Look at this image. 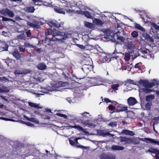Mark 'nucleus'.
I'll return each instance as SVG.
<instances>
[{
    "label": "nucleus",
    "instance_id": "f257e3e1",
    "mask_svg": "<svg viewBox=\"0 0 159 159\" xmlns=\"http://www.w3.org/2000/svg\"><path fill=\"white\" fill-rule=\"evenodd\" d=\"M52 6H53V7H55V8H54V11L58 13L63 14H65V11H66V12H67L69 13H70L75 11L73 10L66 9V8H65L64 9L61 8H56V7H54L52 5Z\"/></svg>",
    "mask_w": 159,
    "mask_h": 159
},
{
    "label": "nucleus",
    "instance_id": "f03ea898",
    "mask_svg": "<svg viewBox=\"0 0 159 159\" xmlns=\"http://www.w3.org/2000/svg\"><path fill=\"white\" fill-rule=\"evenodd\" d=\"M1 13L4 15H7L10 17H13L15 16L14 12L8 8L2 10L1 11Z\"/></svg>",
    "mask_w": 159,
    "mask_h": 159
},
{
    "label": "nucleus",
    "instance_id": "7ed1b4c3",
    "mask_svg": "<svg viewBox=\"0 0 159 159\" xmlns=\"http://www.w3.org/2000/svg\"><path fill=\"white\" fill-rule=\"evenodd\" d=\"M78 139L77 138H75V139H74V140L70 139H69L70 144L72 146H76L78 148H85V147L82 145H79L76 144L77 143H78Z\"/></svg>",
    "mask_w": 159,
    "mask_h": 159
},
{
    "label": "nucleus",
    "instance_id": "20e7f679",
    "mask_svg": "<svg viewBox=\"0 0 159 159\" xmlns=\"http://www.w3.org/2000/svg\"><path fill=\"white\" fill-rule=\"evenodd\" d=\"M120 140L121 142L124 143V144H130L133 140L132 139L127 138L125 137H120Z\"/></svg>",
    "mask_w": 159,
    "mask_h": 159
},
{
    "label": "nucleus",
    "instance_id": "39448f33",
    "mask_svg": "<svg viewBox=\"0 0 159 159\" xmlns=\"http://www.w3.org/2000/svg\"><path fill=\"white\" fill-rule=\"evenodd\" d=\"M100 158V159H116L115 156L112 154H107L104 153L101 154Z\"/></svg>",
    "mask_w": 159,
    "mask_h": 159
},
{
    "label": "nucleus",
    "instance_id": "423d86ee",
    "mask_svg": "<svg viewBox=\"0 0 159 159\" xmlns=\"http://www.w3.org/2000/svg\"><path fill=\"white\" fill-rule=\"evenodd\" d=\"M92 68L91 65L85 64L82 66L81 69L84 72H88L91 70Z\"/></svg>",
    "mask_w": 159,
    "mask_h": 159
},
{
    "label": "nucleus",
    "instance_id": "0eeeda50",
    "mask_svg": "<svg viewBox=\"0 0 159 159\" xmlns=\"http://www.w3.org/2000/svg\"><path fill=\"white\" fill-rule=\"evenodd\" d=\"M137 102V101L134 98L130 97L128 99V103L129 106H133Z\"/></svg>",
    "mask_w": 159,
    "mask_h": 159
},
{
    "label": "nucleus",
    "instance_id": "6e6552de",
    "mask_svg": "<svg viewBox=\"0 0 159 159\" xmlns=\"http://www.w3.org/2000/svg\"><path fill=\"white\" fill-rule=\"evenodd\" d=\"M34 23H31L29 22H27V25L31 27L38 29L39 27L38 21L35 20L33 21Z\"/></svg>",
    "mask_w": 159,
    "mask_h": 159
},
{
    "label": "nucleus",
    "instance_id": "1a4fd4ad",
    "mask_svg": "<svg viewBox=\"0 0 159 159\" xmlns=\"http://www.w3.org/2000/svg\"><path fill=\"white\" fill-rule=\"evenodd\" d=\"M121 134L130 136H134L135 134L133 131L126 129H123L121 132Z\"/></svg>",
    "mask_w": 159,
    "mask_h": 159
},
{
    "label": "nucleus",
    "instance_id": "9d476101",
    "mask_svg": "<svg viewBox=\"0 0 159 159\" xmlns=\"http://www.w3.org/2000/svg\"><path fill=\"white\" fill-rule=\"evenodd\" d=\"M49 23L51 25L57 28L61 27L63 25L62 23H59L56 21H51Z\"/></svg>",
    "mask_w": 159,
    "mask_h": 159
},
{
    "label": "nucleus",
    "instance_id": "9b49d317",
    "mask_svg": "<svg viewBox=\"0 0 159 159\" xmlns=\"http://www.w3.org/2000/svg\"><path fill=\"white\" fill-rule=\"evenodd\" d=\"M90 120H81V123L84 126H88V127H90L93 126V124L92 123H90Z\"/></svg>",
    "mask_w": 159,
    "mask_h": 159
},
{
    "label": "nucleus",
    "instance_id": "f8f14e48",
    "mask_svg": "<svg viewBox=\"0 0 159 159\" xmlns=\"http://www.w3.org/2000/svg\"><path fill=\"white\" fill-rule=\"evenodd\" d=\"M32 1L34 3L36 2H40L43 3L44 5L49 7H53L52 4V2H47L45 1H43L41 0H32Z\"/></svg>",
    "mask_w": 159,
    "mask_h": 159
},
{
    "label": "nucleus",
    "instance_id": "ddd939ff",
    "mask_svg": "<svg viewBox=\"0 0 159 159\" xmlns=\"http://www.w3.org/2000/svg\"><path fill=\"white\" fill-rule=\"evenodd\" d=\"M141 92L144 94H148L152 92H154L155 90L149 89L148 88H143L141 89Z\"/></svg>",
    "mask_w": 159,
    "mask_h": 159
},
{
    "label": "nucleus",
    "instance_id": "4468645a",
    "mask_svg": "<svg viewBox=\"0 0 159 159\" xmlns=\"http://www.w3.org/2000/svg\"><path fill=\"white\" fill-rule=\"evenodd\" d=\"M38 69L39 70H43L47 68L46 65L43 63H39L37 66Z\"/></svg>",
    "mask_w": 159,
    "mask_h": 159
},
{
    "label": "nucleus",
    "instance_id": "2eb2a0df",
    "mask_svg": "<svg viewBox=\"0 0 159 159\" xmlns=\"http://www.w3.org/2000/svg\"><path fill=\"white\" fill-rule=\"evenodd\" d=\"M94 23L97 25L102 26L104 23L100 19L98 18H95L93 21Z\"/></svg>",
    "mask_w": 159,
    "mask_h": 159
},
{
    "label": "nucleus",
    "instance_id": "dca6fc26",
    "mask_svg": "<svg viewBox=\"0 0 159 159\" xmlns=\"http://www.w3.org/2000/svg\"><path fill=\"white\" fill-rule=\"evenodd\" d=\"M99 134L103 136H105L106 135H109L113 136V135L109 133V132H104V131L101 130L98 132Z\"/></svg>",
    "mask_w": 159,
    "mask_h": 159
},
{
    "label": "nucleus",
    "instance_id": "f3484780",
    "mask_svg": "<svg viewBox=\"0 0 159 159\" xmlns=\"http://www.w3.org/2000/svg\"><path fill=\"white\" fill-rule=\"evenodd\" d=\"M159 84V83H157V82H156V83L153 82H149L148 81V83L147 85V88H151L154 86L155 85H158Z\"/></svg>",
    "mask_w": 159,
    "mask_h": 159
},
{
    "label": "nucleus",
    "instance_id": "a211bd4d",
    "mask_svg": "<svg viewBox=\"0 0 159 159\" xmlns=\"http://www.w3.org/2000/svg\"><path fill=\"white\" fill-rule=\"evenodd\" d=\"M111 148L115 150H122L124 149V148L120 146L113 145L112 146Z\"/></svg>",
    "mask_w": 159,
    "mask_h": 159
},
{
    "label": "nucleus",
    "instance_id": "6ab92c4d",
    "mask_svg": "<svg viewBox=\"0 0 159 159\" xmlns=\"http://www.w3.org/2000/svg\"><path fill=\"white\" fill-rule=\"evenodd\" d=\"M144 139L147 140L152 143H154L155 144L157 145H159V141H157L154 139L149 138H145Z\"/></svg>",
    "mask_w": 159,
    "mask_h": 159
},
{
    "label": "nucleus",
    "instance_id": "aec40b11",
    "mask_svg": "<svg viewBox=\"0 0 159 159\" xmlns=\"http://www.w3.org/2000/svg\"><path fill=\"white\" fill-rule=\"evenodd\" d=\"M24 46L25 48H37V46L35 45H34L30 43L25 42L24 43Z\"/></svg>",
    "mask_w": 159,
    "mask_h": 159
},
{
    "label": "nucleus",
    "instance_id": "412c9836",
    "mask_svg": "<svg viewBox=\"0 0 159 159\" xmlns=\"http://www.w3.org/2000/svg\"><path fill=\"white\" fill-rule=\"evenodd\" d=\"M82 14H84L88 18L92 19L93 18L92 16L91 15L90 13L88 11H83L82 12Z\"/></svg>",
    "mask_w": 159,
    "mask_h": 159
},
{
    "label": "nucleus",
    "instance_id": "4be33fe9",
    "mask_svg": "<svg viewBox=\"0 0 159 159\" xmlns=\"http://www.w3.org/2000/svg\"><path fill=\"white\" fill-rule=\"evenodd\" d=\"M9 89L7 87L2 86L0 88V93H2L4 92H8Z\"/></svg>",
    "mask_w": 159,
    "mask_h": 159
},
{
    "label": "nucleus",
    "instance_id": "5701e85b",
    "mask_svg": "<svg viewBox=\"0 0 159 159\" xmlns=\"http://www.w3.org/2000/svg\"><path fill=\"white\" fill-rule=\"evenodd\" d=\"M145 39L148 41L150 42L151 43H153L154 42L153 39L150 37V35L148 34H147L145 37Z\"/></svg>",
    "mask_w": 159,
    "mask_h": 159
},
{
    "label": "nucleus",
    "instance_id": "b1692460",
    "mask_svg": "<svg viewBox=\"0 0 159 159\" xmlns=\"http://www.w3.org/2000/svg\"><path fill=\"white\" fill-rule=\"evenodd\" d=\"M52 34L53 36L55 37L56 36L62 35L63 33L61 32L55 30L53 31Z\"/></svg>",
    "mask_w": 159,
    "mask_h": 159
},
{
    "label": "nucleus",
    "instance_id": "393cba45",
    "mask_svg": "<svg viewBox=\"0 0 159 159\" xmlns=\"http://www.w3.org/2000/svg\"><path fill=\"white\" fill-rule=\"evenodd\" d=\"M154 96L153 95H150L147 96L146 97V100L147 101H149L152 100L154 98Z\"/></svg>",
    "mask_w": 159,
    "mask_h": 159
},
{
    "label": "nucleus",
    "instance_id": "a878e982",
    "mask_svg": "<svg viewBox=\"0 0 159 159\" xmlns=\"http://www.w3.org/2000/svg\"><path fill=\"white\" fill-rule=\"evenodd\" d=\"M85 26L87 27L90 29L93 28L94 27L93 25V24L88 22H85Z\"/></svg>",
    "mask_w": 159,
    "mask_h": 159
},
{
    "label": "nucleus",
    "instance_id": "bb28decb",
    "mask_svg": "<svg viewBox=\"0 0 159 159\" xmlns=\"http://www.w3.org/2000/svg\"><path fill=\"white\" fill-rule=\"evenodd\" d=\"M139 83L140 84H143V86L147 88V84L148 83V81L143 80H141L139 81Z\"/></svg>",
    "mask_w": 159,
    "mask_h": 159
},
{
    "label": "nucleus",
    "instance_id": "cd10ccee",
    "mask_svg": "<svg viewBox=\"0 0 159 159\" xmlns=\"http://www.w3.org/2000/svg\"><path fill=\"white\" fill-rule=\"evenodd\" d=\"M26 10L28 12L31 13L33 12L35 10V9L34 8V7L32 6H30L26 7Z\"/></svg>",
    "mask_w": 159,
    "mask_h": 159
},
{
    "label": "nucleus",
    "instance_id": "c85d7f7f",
    "mask_svg": "<svg viewBox=\"0 0 159 159\" xmlns=\"http://www.w3.org/2000/svg\"><path fill=\"white\" fill-rule=\"evenodd\" d=\"M64 83L62 81L58 82L56 84V87L57 88H59L63 87L64 85Z\"/></svg>",
    "mask_w": 159,
    "mask_h": 159
},
{
    "label": "nucleus",
    "instance_id": "c756f323",
    "mask_svg": "<svg viewBox=\"0 0 159 159\" xmlns=\"http://www.w3.org/2000/svg\"><path fill=\"white\" fill-rule=\"evenodd\" d=\"M29 105L31 107H34V108H40V107H39V106L38 105L35 104L34 103L29 102Z\"/></svg>",
    "mask_w": 159,
    "mask_h": 159
},
{
    "label": "nucleus",
    "instance_id": "7c9ffc66",
    "mask_svg": "<svg viewBox=\"0 0 159 159\" xmlns=\"http://www.w3.org/2000/svg\"><path fill=\"white\" fill-rule=\"evenodd\" d=\"M135 27L137 29L141 31H143L144 30V29L140 25L136 23L135 24Z\"/></svg>",
    "mask_w": 159,
    "mask_h": 159
},
{
    "label": "nucleus",
    "instance_id": "2f4dec72",
    "mask_svg": "<svg viewBox=\"0 0 159 159\" xmlns=\"http://www.w3.org/2000/svg\"><path fill=\"white\" fill-rule=\"evenodd\" d=\"M132 37L134 38H137L139 35L138 32L136 31H134L131 33Z\"/></svg>",
    "mask_w": 159,
    "mask_h": 159
},
{
    "label": "nucleus",
    "instance_id": "473e14b6",
    "mask_svg": "<svg viewBox=\"0 0 159 159\" xmlns=\"http://www.w3.org/2000/svg\"><path fill=\"white\" fill-rule=\"evenodd\" d=\"M56 115L59 117L64 118L65 119H67L68 117L67 116L64 114H61L59 113H57Z\"/></svg>",
    "mask_w": 159,
    "mask_h": 159
},
{
    "label": "nucleus",
    "instance_id": "72a5a7b5",
    "mask_svg": "<svg viewBox=\"0 0 159 159\" xmlns=\"http://www.w3.org/2000/svg\"><path fill=\"white\" fill-rule=\"evenodd\" d=\"M116 107L118 109H124L123 108H124V109H125V110L124 111H125L127 110V107L125 106L123 107L122 106V105L121 104H118V105H117Z\"/></svg>",
    "mask_w": 159,
    "mask_h": 159
},
{
    "label": "nucleus",
    "instance_id": "f704fd0d",
    "mask_svg": "<svg viewBox=\"0 0 159 159\" xmlns=\"http://www.w3.org/2000/svg\"><path fill=\"white\" fill-rule=\"evenodd\" d=\"M151 25L156 30H159V26L157 25L153 22L151 23Z\"/></svg>",
    "mask_w": 159,
    "mask_h": 159
},
{
    "label": "nucleus",
    "instance_id": "c9c22d12",
    "mask_svg": "<svg viewBox=\"0 0 159 159\" xmlns=\"http://www.w3.org/2000/svg\"><path fill=\"white\" fill-rule=\"evenodd\" d=\"M12 54L14 57L17 59H19L20 57L19 56L18 53V51H15L13 52Z\"/></svg>",
    "mask_w": 159,
    "mask_h": 159
},
{
    "label": "nucleus",
    "instance_id": "e433bc0d",
    "mask_svg": "<svg viewBox=\"0 0 159 159\" xmlns=\"http://www.w3.org/2000/svg\"><path fill=\"white\" fill-rule=\"evenodd\" d=\"M130 55L129 53H126L125 55L124 58L126 61H128L130 59Z\"/></svg>",
    "mask_w": 159,
    "mask_h": 159
},
{
    "label": "nucleus",
    "instance_id": "4c0bfd02",
    "mask_svg": "<svg viewBox=\"0 0 159 159\" xmlns=\"http://www.w3.org/2000/svg\"><path fill=\"white\" fill-rule=\"evenodd\" d=\"M75 5L79 8L81 9L82 7V2L81 1L78 2H76Z\"/></svg>",
    "mask_w": 159,
    "mask_h": 159
},
{
    "label": "nucleus",
    "instance_id": "58836bf2",
    "mask_svg": "<svg viewBox=\"0 0 159 159\" xmlns=\"http://www.w3.org/2000/svg\"><path fill=\"white\" fill-rule=\"evenodd\" d=\"M119 86L118 84H114L111 85V88L114 90H117L118 89V88Z\"/></svg>",
    "mask_w": 159,
    "mask_h": 159
},
{
    "label": "nucleus",
    "instance_id": "ea45409f",
    "mask_svg": "<svg viewBox=\"0 0 159 159\" xmlns=\"http://www.w3.org/2000/svg\"><path fill=\"white\" fill-rule=\"evenodd\" d=\"M70 127L71 128H74L75 129H77L79 130H80V129H82V127L80 126V125H76L74 126H70Z\"/></svg>",
    "mask_w": 159,
    "mask_h": 159
},
{
    "label": "nucleus",
    "instance_id": "a19ab883",
    "mask_svg": "<svg viewBox=\"0 0 159 159\" xmlns=\"http://www.w3.org/2000/svg\"><path fill=\"white\" fill-rule=\"evenodd\" d=\"M81 115L83 116V117L84 118L88 117V116L87 115H89V113L87 112L82 113L81 114Z\"/></svg>",
    "mask_w": 159,
    "mask_h": 159
},
{
    "label": "nucleus",
    "instance_id": "79ce46f5",
    "mask_svg": "<svg viewBox=\"0 0 159 159\" xmlns=\"http://www.w3.org/2000/svg\"><path fill=\"white\" fill-rule=\"evenodd\" d=\"M108 109L111 111H114L116 109V107L112 105H110L108 106Z\"/></svg>",
    "mask_w": 159,
    "mask_h": 159
},
{
    "label": "nucleus",
    "instance_id": "37998d69",
    "mask_svg": "<svg viewBox=\"0 0 159 159\" xmlns=\"http://www.w3.org/2000/svg\"><path fill=\"white\" fill-rule=\"evenodd\" d=\"M2 20L3 21H13V20L11 19L2 16Z\"/></svg>",
    "mask_w": 159,
    "mask_h": 159
},
{
    "label": "nucleus",
    "instance_id": "c03bdc74",
    "mask_svg": "<svg viewBox=\"0 0 159 159\" xmlns=\"http://www.w3.org/2000/svg\"><path fill=\"white\" fill-rule=\"evenodd\" d=\"M132 139L133 140L132 142H131V143H133L134 144H139V143L140 142L139 140L134 139Z\"/></svg>",
    "mask_w": 159,
    "mask_h": 159
},
{
    "label": "nucleus",
    "instance_id": "a18cd8bd",
    "mask_svg": "<svg viewBox=\"0 0 159 159\" xmlns=\"http://www.w3.org/2000/svg\"><path fill=\"white\" fill-rule=\"evenodd\" d=\"M17 38L19 39H20L21 40H25V38L24 34H20L17 36Z\"/></svg>",
    "mask_w": 159,
    "mask_h": 159
},
{
    "label": "nucleus",
    "instance_id": "49530a36",
    "mask_svg": "<svg viewBox=\"0 0 159 159\" xmlns=\"http://www.w3.org/2000/svg\"><path fill=\"white\" fill-rule=\"evenodd\" d=\"M151 103L148 102L145 105L146 108L148 110H150L151 108Z\"/></svg>",
    "mask_w": 159,
    "mask_h": 159
},
{
    "label": "nucleus",
    "instance_id": "de8ad7c7",
    "mask_svg": "<svg viewBox=\"0 0 159 159\" xmlns=\"http://www.w3.org/2000/svg\"><path fill=\"white\" fill-rule=\"evenodd\" d=\"M78 47H79L81 49H84L85 48V47L84 46L80 44H77L76 45Z\"/></svg>",
    "mask_w": 159,
    "mask_h": 159
},
{
    "label": "nucleus",
    "instance_id": "09e8293b",
    "mask_svg": "<svg viewBox=\"0 0 159 159\" xmlns=\"http://www.w3.org/2000/svg\"><path fill=\"white\" fill-rule=\"evenodd\" d=\"M27 36L28 37H30L31 36V33L30 30H29L26 32Z\"/></svg>",
    "mask_w": 159,
    "mask_h": 159
},
{
    "label": "nucleus",
    "instance_id": "8fccbe9b",
    "mask_svg": "<svg viewBox=\"0 0 159 159\" xmlns=\"http://www.w3.org/2000/svg\"><path fill=\"white\" fill-rule=\"evenodd\" d=\"M22 122L23 123L27 125H28L30 126H32L34 125L33 124H31V123L29 122H24L23 121Z\"/></svg>",
    "mask_w": 159,
    "mask_h": 159
},
{
    "label": "nucleus",
    "instance_id": "3c124183",
    "mask_svg": "<svg viewBox=\"0 0 159 159\" xmlns=\"http://www.w3.org/2000/svg\"><path fill=\"white\" fill-rule=\"evenodd\" d=\"M51 30L50 29H46L45 30V34L47 35H49L50 34V33L51 32Z\"/></svg>",
    "mask_w": 159,
    "mask_h": 159
},
{
    "label": "nucleus",
    "instance_id": "603ef678",
    "mask_svg": "<svg viewBox=\"0 0 159 159\" xmlns=\"http://www.w3.org/2000/svg\"><path fill=\"white\" fill-rule=\"evenodd\" d=\"M116 111L115 112H120L124 111L125 110L124 109H118V108L117 109H116Z\"/></svg>",
    "mask_w": 159,
    "mask_h": 159
},
{
    "label": "nucleus",
    "instance_id": "864d4df0",
    "mask_svg": "<svg viewBox=\"0 0 159 159\" xmlns=\"http://www.w3.org/2000/svg\"><path fill=\"white\" fill-rule=\"evenodd\" d=\"M116 122H110L108 125L109 126H112V127H114V126H116Z\"/></svg>",
    "mask_w": 159,
    "mask_h": 159
},
{
    "label": "nucleus",
    "instance_id": "5fc2aeb1",
    "mask_svg": "<svg viewBox=\"0 0 159 159\" xmlns=\"http://www.w3.org/2000/svg\"><path fill=\"white\" fill-rule=\"evenodd\" d=\"M25 116L26 119L29 120H30L32 122H34V120H35V118H29L27 117H26Z\"/></svg>",
    "mask_w": 159,
    "mask_h": 159
},
{
    "label": "nucleus",
    "instance_id": "6e6d98bb",
    "mask_svg": "<svg viewBox=\"0 0 159 159\" xmlns=\"http://www.w3.org/2000/svg\"><path fill=\"white\" fill-rule=\"evenodd\" d=\"M138 63L137 64H136L135 65L134 67L135 68H138L139 70H141V67L139 65V64L140 63Z\"/></svg>",
    "mask_w": 159,
    "mask_h": 159
},
{
    "label": "nucleus",
    "instance_id": "4d7b16f0",
    "mask_svg": "<svg viewBox=\"0 0 159 159\" xmlns=\"http://www.w3.org/2000/svg\"><path fill=\"white\" fill-rule=\"evenodd\" d=\"M117 39L122 42H124L125 40L124 38L122 36H118Z\"/></svg>",
    "mask_w": 159,
    "mask_h": 159
},
{
    "label": "nucleus",
    "instance_id": "13d9d810",
    "mask_svg": "<svg viewBox=\"0 0 159 159\" xmlns=\"http://www.w3.org/2000/svg\"><path fill=\"white\" fill-rule=\"evenodd\" d=\"M97 78H92L91 79V80H90L91 82H94V84H96L97 82Z\"/></svg>",
    "mask_w": 159,
    "mask_h": 159
},
{
    "label": "nucleus",
    "instance_id": "bf43d9fd",
    "mask_svg": "<svg viewBox=\"0 0 159 159\" xmlns=\"http://www.w3.org/2000/svg\"><path fill=\"white\" fill-rule=\"evenodd\" d=\"M14 73L15 75L22 74V73L20 71L18 70H15L14 71Z\"/></svg>",
    "mask_w": 159,
    "mask_h": 159
},
{
    "label": "nucleus",
    "instance_id": "052dcab7",
    "mask_svg": "<svg viewBox=\"0 0 159 159\" xmlns=\"http://www.w3.org/2000/svg\"><path fill=\"white\" fill-rule=\"evenodd\" d=\"M0 119H2L3 120H9V121H12L13 120L11 119H8L7 118H5L3 117H1L0 118Z\"/></svg>",
    "mask_w": 159,
    "mask_h": 159
},
{
    "label": "nucleus",
    "instance_id": "680f3d73",
    "mask_svg": "<svg viewBox=\"0 0 159 159\" xmlns=\"http://www.w3.org/2000/svg\"><path fill=\"white\" fill-rule=\"evenodd\" d=\"M127 82L129 84H136L135 83V82H134V81L133 80H130V79L128 80H127Z\"/></svg>",
    "mask_w": 159,
    "mask_h": 159
},
{
    "label": "nucleus",
    "instance_id": "e2e57ef3",
    "mask_svg": "<svg viewBox=\"0 0 159 159\" xmlns=\"http://www.w3.org/2000/svg\"><path fill=\"white\" fill-rule=\"evenodd\" d=\"M104 102L106 103H107L110 102L111 100L107 98H105L104 99Z\"/></svg>",
    "mask_w": 159,
    "mask_h": 159
},
{
    "label": "nucleus",
    "instance_id": "0e129e2a",
    "mask_svg": "<svg viewBox=\"0 0 159 159\" xmlns=\"http://www.w3.org/2000/svg\"><path fill=\"white\" fill-rule=\"evenodd\" d=\"M42 48H37L35 50H34V51L37 52V53H40L42 51Z\"/></svg>",
    "mask_w": 159,
    "mask_h": 159
},
{
    "label": "nucleus",
    "instance_id": "69168bd1",
    "mask_svg": "<svg viewBox=\"0 0 159 159\" xmlns=\"http://www.w3.org/2000/svg\"><path fill=\"white\" fill-rule=\"evenodd\" d=\"M80 130H81L85 134H89V133L85 129H84L82 128V129H80Z\"/></svg>",
    "mask_w": 159,
    "mask_h": 159
},
{
    "label": "nucleus",
    "instance_id": "338daca9",
    "mask_svg": "<svg viewBox=\"0 0 159 159\" xmlns=\"http://www.w3.org/2000/svg\"><path fill=\"white\" fill-rule=\"evenodd\" d=\"M8 48V46L7 44H6L4 47H3V48L4 51H7Z\"/></svg>",
    "mask_w": 159,
    "mask_h": 159
},
{
    "label": "nucleus",
    "instance_id": "774afa93",
    "mask_svg": "<svg viewBox=\"0 0 159 159\" xmlns=\"http://www.w3.org/2000/svg\"><path fill=\"white\" fill-rule=\"evenodd\" d=\"M19 50L20 52H24L25 51V48H23L22 47H19Z\"/></svg>",
    "mask_w": 159,
    "mask_h": 159
}]
</instances>
